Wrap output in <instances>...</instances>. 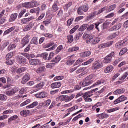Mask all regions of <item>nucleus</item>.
I'll return each mask as SVG.
<instances>
[{"instance_id": "14", "label": "nucleus", "mask_w": 128, "mask_h": 128, "mask_svg": "<svg viewBox=\"0 0 128 128\" xmlns=\"http://www.w3.org/2000/svg\"><path fill=\"white\" fill-rule=\"evenodd\" d=\"M92 54V52L90 51H86L80 54V56L81 58H88Z\"/></svg>"}, {"instance_id": "1", "label": "nucleus", "mask_w": 128, "mask_h": 128, "mask_svg": "<svg viewBox=\"0 0 128 128\" xmlns=\"http://www.w3.org/2000/svg\"><path fill=\"white\" fill-rule=\"evenodd\" d=\"M94 74L90 75L86 78L84 80L81 82L80 84L81 86H83V88H86V86H90L92 84H94Z\"/></svg>"}, {"instance_id": "52", "label": "nucleus", "mask_w": 128, "mask_h": 128, "mask_svg": "<svg viewBox=\"0 0 128 128\" xmlns=\"http://www.w3.org/2000/svg\"><path fill=\"white\" fill-rule=\"evenodd\" d=\"M82 62H84V60H82V59L80 58L78 60H76V63L74 64V66H78V64H82Z\"/></svg>"}, {"instance_id": "55", "label": "nucleus", "mask_w": 128, "mask_h": 128, "mask_svg": "<svg viewBox=\"0 0 128 128\" xmlns=\"http://www.w3.org/2000/svg\"><path fill=\"white\" fill-rule=\"evenodd\" d=\"M16 48V44H12L8 46V50L9 52H10L12 50H14V48Z\"/></svg>"}, {"instance_id": "40", "label": "nucleus", "mask_w": 128, "mask_h": 128, "mask_svg": "<svg viewBox=\"0 0 128 128\" xmlns=\"http://www.w3.org/2000/svg\"><path fill=\"white\" fill-rule=\"evenodd\" d=\"M79 28H80V26L78 25L76 26L74 28H73L70 32V34H74V32H76V30H78Z\"/></svg>"}, {"instance_id": "28", "label": "nucleus", "mask_w": 128, "mask_h": 128, "mask_svg": "<svg viewBox=\"0 0 128 128\" xmlns=\"http://www.w3.org/2000/svg\"><path fill=\"white\" fill-rule=\"evenodd\" d=\"M14 30H16L15 26L12 27L10 29H8L4 32V36H6V34H8L12 32H14Z\"/></svg>"}, {"instance_id": "36", "label": "nucleus", "mask_w": 128, "mask_h": 128, "mask_svg": "<svg viewBox=\"0 0 128 128\" xmlns=\"http://www.w3.org/2000/svg\"><path fill=\"white\" fill-rule=\"evenodd\" d=\"M26 68H18L17 71H16V73L18 74H22V72H26Z\"/></svg>"}, {"instance_id": "2", "label": "nucleus", "mask_w": 128, "mask_h": 128, "mask_svg": "<svg viewBox=\"0 0 128 128\" xmlns=\"http://www.w3.org/2000/svg\"><path fill=\"white\" fill-rule=\"evenodd\" d=\"M16 60L18 64L21 66H24L26 64V58L24 56H18L16 57Z\"/></svg>"}, {"instance_id": "48", "label": "nucleus", "mask_w": 128, "mask_h": 128, "mask_svg": "<svg viewBox=\"0 0 128 128\" xmlns=\"http://www.w3.org/2000/svg\"><path fill=\"white\" fill-rule=\"evenodd\" d=\"M94 40V36H89L88 40H86L87 44H92V42Z\"/></svg>"}, {"instance_id": "41", "label": "nucleus", "mask_w": 128, "mask_h": 128, "mask_svg": "<svg viewBox=\"0 0 128 128\" xmlns=\"http://www.w3.org/2000/svg\"><path fill=\"white\" fill-rule=\"evenodd\" d=\"M60 60H62L60 56H57L52 62H55V64H58V62H60Z\"/></svg>"}, {"instance_id": "13", "label": "nucleus", "mask_w": 128, "mask_h": 128, "mask_svg": "<svg viewBox=\"0 0 128 128\" xmlns=\"http://www.w3.org/2000/svg\"><path fill=\"white\" fill-rule=\"evenodd\" d=\"M122 24H118L115 26L113 28H110L108 31L109 32H116V30H120L122 28Z\"/></svg>"}, {"instance_id": "60", "label": "nucleus", "mask_w": 128, "mask_h": 128, "mask_svg": "<svg viewBox=\"0 0 128 128\" xmlns=\"http://www.w3.org/2000/svg\"><path fill=\"white\" fill-rule=\"evenodd\" d=\"M81 7L82 8V10L83 12H88V6H82Z\"/></svg>"}, {"instance_id": "64", "label": "nucleus", "mask_w": 128, "mask_h": 128, "mask_svg": "<svg viewBox=\"0 0 128 128\" xmlns=\"http://www.w3.org/2000/svg\"><path fill=\"white\" fill-rule=\"evenodd\" d=\"M48 53H43L42 54V58H43L44 60H48Z\"/></svg>"}, {"instance_id": "16", "label": "nucleus", "mask_w": 128, "mask_h": 128, "mask_svg": "<svg viewBox=\"0 0 128 128\" xmlns=\"http://www.w3.org/2000/svg\"><path fill=\"white\" fill-rule=\"evenodd\" d=\"M30 2V8H36L40 6V4L36 1L32 0Z\"/></svg>"}, {"instance_id": "10", "label": "nucleus", "mask_w": 128, "mask_h": 128, "mask_svg": "<svg viewBox=\"0 0 128 128\" xmlns=\"http://www.w3.org/2000/svg\"><path fill=\"white\" fill-rule=\"evenodd\" d=\"M34 20V16H32L29 18H23L21 20V24H28L30 22Z\"/></svg>"}, {"instance_id": "46", "label": "nucleus", "mask_w": 128, "mask_h": 128, "mask_svg": "<svg viewBox=\"0 0 128 128\" xmlns=\"http://www.w3.org/2000/svg\"><path fill=\"white\" fill-rule=\"evenodd\" d=\"M18 116H14L8 119V122H14V120H18Z\"/></svg>"}, {"instance_id": "7", "label": "nucleus", "mask_w": 128, "mask_h": 128, "mask_svg": "<svg viewBox=\"0 0 128 128\" xmlns=\"http://www.w3.org/2000/svg\"><path fill=\"white\" fill-rule=\"evenodd\" d=\"M114 44V41L108 42L106 44H103L100 45H99L98 48L100 49L106 48H110Z\"/></svg>"}, {"instance_id": "42", "label": "nucleus", "mask_w": 128, "mask_h": 128, "mask_svg": "<svg viewBox=\"0 0 128 128\" xmlns=\"http://www.w3.org/2000/svg\"><path fill=\"white\" fill-rule=\"evenodd\" d=\"M8 100V97L6 96L4 94H0V100H2V102H6Z\"/></svg>"}, {"instance_id": "9", "label": "nucleus", "mask_w": 128, "mask_h": 128, "mask_svg": "<svg viewBox=\"0 0 128 128\" xmlns=\"http://www.w3.org/2000/svg\"><path fill=\"white\" fill-rule=\"evenodd\" d=\"M29 64L30 66H38L42 64V62L38 59H32L30 60Z\"/></svg>"}, {"instance_id": "51", "label": "nucleus", "mask_w": 128, "mask_h": 128, "mask_svg": "<svg viewBox=\"0 0 128 128\" xmlns=\"http://www.w3.org/2000/svg\"><path fill=\"white\" fill-rule=\"evenodd\" d=\"M128 76V72H125L123 76H122L120 78V80H124Z\"/></svg>"}, {"instance_id": "44", "label": "nucleus", "mask_w": 128, "mask_h": 128, "mask_svg": "<svg viewBox=\"0 0 128 128\" xmlns=\"http://www.w3.org/2000/svg\"><path fill=\"white\" fill-rule=\"evenodd\" d=\"M32 100H30L28 99V100H26V101H25L24 102L20 104V106L22 108L23 106H24L28 104H30Z\"/></svg>"}, {"instance_id": "3", "label": "nucleus", "mask_w": 128, "mask_h": 128, "mask_svg": "<svg viewBox=\"0 0 128 128\" xmlns=\"http://www.w3.org/2000/svg\"><path fill=\"white\" fill-rule=\"evenodd\" d=\"M20 92V88L18 87L14 88L12 90L7 91L6 92V94L8 96H14L16 92Z\"/></svg>"}, {"instance_id": "15", "label": "nucleus", "mask_w": 128, "mask_h": 128, "mask_svg": "<svg viewBox=\"0 0 128 128\" xmlns=\"http://www.w3.org/2000/svg\"><path fill=\"white\" fill-rule=\"evenodd\" d=\"M110 24V20H106L105 22L101 26V28L103 30H106L108 28V26Z\"/></svg>"}, {"instance_id": "62", "label": "nucleus", "mask_w": 128, "mask_h": 128, "mask_svg": "<svg viewBox=\"0 0 128 128\" xmlns=\"http://www.w3.org/2000/svg\"><path fill=\"white\" fill-rule=\"evenodd\" d=\"M94 25L92 24L87 28L88 32H92V30H94Z\"/></svg>"}, {"instance_id": "57", "label": "nucleus", "mask_w": 128, "mask_h": 128, "mask_svg": "<svg viewBox=\"0 0 128 128\" xmlns=\"http://www.w3.org/2000/svg\"><path fill=\"white\" fill-rule=\"evenodd\" d=\"M64 78V76H58L54 78V80H62Z\"/></svg>"}, {"instance_id": "18", "label": "nucleus", "mask_w": 128, "mask_h": 128, "mask_svg": "<svg viewBox=\"0 0 128 128\" xmlns=\"http://www.w3.org/2000/svg\"><path fill=\"white\" fill-rule=\"evenodd\" d=\"M34 28V25H32V24L30 23L28 26L24 27V28L23 29L24 32H30L32 28Z\"/></svg>"}, {"instance_id": "25", "label": "nucleus", "mask_w": 128, "mask_h": 128, "mask_svg": "<svg viewBox=\"0 0 128 128\" xmlns=\"http://www.w3.org/2000/svg\"><path fill=\"white\" fill-rule=\"evenodd\" d=\"M112 57H110V56L108 55L104 58V64H110V62H112Z\"/></svg>"}, {"instance_id": "11", "label": "nucleus", "mask_w": 128, "mask_h": 128, "mask_svg": "<svg viewBox=\"0 0 128 128\" xmlns=\"http://www.w3.org/2000/svg\"><path fill=\"white\" fill-rule=\"evenodd\" d=\"M30 80V75L28 74H26L22 78V84H26Z\"/></svg>"}, {"instance_id": "49", "label": "nucleus", "mask_w": 128, "mask_h": 128, "mask_svg": "<svg viewBox=\"0 0 128 128\" xmlns=\"http://www.w3.org/2000/svg\"><path fill=\"white\" fill-rule=\"evenodd\" d=\"M78 106H74L72 108H70L68 110V112H74V110H78Z\"/></svg>"}, {"instance_id": "31", "label": "nucleus", "mask_w": 128, "mask_h": 128, "mask_svg": "<svg viewBox=\"0 0 128 128\" xmlns=\"http://www.w3.org/2000/svg\"><path fill=\"white\" fill-rule=\"evenodd\" d=\"M88 24H84L82 25L79 29V32H84L88 28Z\"/></svg>"}, {"instance_id": "50", "label": "nucleus", "mask_w": 128, "mask_h": 128, "mask_svg": "<svg viewBox=\"0 0 128 128\" xmlns=\"http://www.w3.org/2000/svg\"><path fill=\"white\" fill-rule=\"evenodd\" d=\"M31 44H38V38H34L32 40H31Z\"/></svg>"}, {"instance_id": "5", "label": "nucleus", "mask_w": 128, "mask_h": 128, "mask_svg": "<svg viewBox=\"0 0 128 128\" xmlns=\"http://www.w3.org/2000/svg\"><path fill=\"white\" fill-rule=\"evenodd\" d=\"M126 100H128V98L124 95L122 96L114 102V104H118L120 102H125Z\"/></svg>"}, {"instance_id": "37", "label": "nucleus", "mask_w": 128, "mask_h": 128, "mask_svg": "<svg viewBox=\"0 0 128 128\" xmlns=\"http://www.w3.org/2000/svg\"><path fill=\"white\" fill-rule=\"evenodd\" d=\"M67 40L69 44H72L74 42V36L72 35H69L67 36Z\"/></svg>"}, {"instance_id": "59", "label": "nucleus", "mask_w": 128, "mask_h": 128, "mask_svg": "<svg viewBox=\"0 0 128 128\" xmlns=\"http://www.w3.org/2000/svg\"><path fill=\"white\" fill-rule=\"evenodd\" d=\"M106 7H104V8H102V9L100 10L98 12L97 14L98 16V14H102L104 12H106Z\"/></svg>"}, {"instance_id": "30", "label": "nucleus", "mask_w": 128, "mask_h": 128, "mask_svg": "<svg viewBox=\"0 0 128 128\" xmlns=\"http://www.w3.org/2000/svg\"><path fill=\"white\" fill-rule=\"evenodd\" d=\"M44 86V82H40V84L35 86V88L40 90L41 88H42Z\"/></svg>"}, {"instance_id": "38", "label": "nucleus", "mask_w": 128, "mask_h": 128, "mask_svg": "<svg viewBox=\"0 0 128 128\" xmlns=\"http://www.w3.org/2000/svg\"><path fill=\"white\" fill-rule=\"evenodd\" d=\"M44 70H46V67L42 66V67L39 68L37 70L36 72H37V74H42V72H44Z\"/></svg>"}, {"instance_id": "20", "label": "nucleus", "mask_w": 128, "mask_h": 128, "mask_svg": "<svg viewBox=\"0 0 128 128\" xmlns=\"http://www.w3.org/2000/svg\"><path fill=\"white\" fill-rule=\"evenodd\" d=\"M46 96V92H41L36 94L37 98H44Z\"/></svg>"}, {"instance_id": "6", "label": "nucleus", "mask_w": 128, "mask_h": 128, "mask_svg": "<svg viewBox=\"0 0 128 128\" xmlns=\"http://www.w3.org/2000/svg\"><path fill=\"white\" fill-rule=\"evenodd\" d=\"M106 82V81L104 80H98V82L95 83L92 86L89 87L88 88H85L84 89V90H90V88H96V86H100V84H104Z\"/></svg>"}, {"instance_id": "4", "label": "nucleus", "mask_w": 128, "mask_h": 128, "mask_svg": "<svg viewBox=\"0 0 128 128\" xmlns=\"http://www.w3.org/2000/svg\"><path fill=\"white\" fill-rule=\"evenodd\" d=\"M102 66H104L102 63H100V61H96L92 65V70H98L102 68Z\"/></svg>"}, {"instance_id": "47", "label": "nucleus", "mask_w": 128, "mask_h": 128, "mask_svg": "<svg viewBox=\"0 0 128 128\" xmlns=\"http://www.w3.org/2000/svg\"><path fill=\"white\" fill-rule=\"evenodd\" d=\"M126 52H128V48H123L120 52V56H124V54H126Z\"/></svg>"}, {"instance_id": "21", "label": "nucleus", "mask_w": 128, "mask_h": 128, "mask_svg": "<svg viewBox=\"0 0 128 128\" xmlns=\"http://www.w3.org/2000/svg\"><path fill=\"white\" fill-rule=\"evenodd\" d=\"M30 114V110H24L20 112V114H21L22 116H24V118L28 116Z\"/></svg>"}, {"instance_id": "53", "label": "nucleus", "mask_w": 128, "mask_h": 128, "mask_svg": "<svg viewBox=\"0 0 128 128\" xmlns=\"http://www.w3.org/2000/svg\"><path fill=\"white\" fill-rule=\"evenodd\" d=\"M74 62H76V60H69L66 62V64L67 66H72Z\"/></svg>"}, {"instance_id": "17", "label": "nucleus", "mask_w": 128, "mask_h": 128, "mask_svg": "<svg viewBox=\"0 0 128 128\" xmlns=\"http://www.w3.org/2000/svg\"><path fill=\"white\" fill-rule=\"evenodd\" d=\"M62 86V84L60 82L53 83L51 84L52 88H60Z\"/></svg>"}, {"instance_id": "32", "label": "nucleus", "mask_w": 128, "mask_h": 128, "mask_svg": "<svg viewBox=\"0 0 128 128\" xmlns=\"http://www.w3.org/2000/svg\"><path fill=\"white\" fill-rule=\"evenodd\" d=\"M104 22V20H100L99 21V22H97L94 24V25L96 26V30H98V32H100V28H98V26H99L100 24H102V22Z\"/></svg>"}, {"instance_id": "34", "label": "nucleus", "mask_w": 128, "mask_h": 128, "mask_svg": "<svg viewBox=\"0 0 128 128\" xmlns=\"http://www.w3.org/2000/svg\"><path fill=\"white\" fill-rule=\"evenodd\" d=\"M22 8H31L30 4V2L22 4Z\"/></svg>"}, {"instance_id": "26", "label": "nucleus", "mask_w": 128, "mask_h": 128, "mask_svg": "<svg viewBox=\"0 0 128 128\" xmlns=\"http://www.w3.org/2000/svg\"><path fill=\"white\" fill-rule=\"evenodd\" d=\"M100 42V39L99 38H93L92 41V42L91 44H98Z\"/></svg>"}, {"instance_id": "54", "label": "nucleus", "mask_w": 128, "mask_h": 128, "mask_svg": "<svg viewBox=\"0 0 128 128\" xmlns=\"http://www.w3.org/2000/svg\"><path fill=\"white\" fill-rule=\"evenodd\" d=\"M26 12V10H22L19 14L18 18H22L24 14Z\"/></svg>"}, {"instance_id": "8", "label": "nucleus", "mask_w": 128, "mask_h": 128, "mask_svg": "<svg viewBox=\"0 0 128 128\" xmlns=\"http://www.w3.org/2000/svg\"><path fill=\"white\" fill-rule=\"evenodd\" d=\"M58 4L60 2H58V0H56L54 2V5L52 6V12H56L58 10H60V8H58Z\"/></svg>"}, {"instance_id": "33", "label": "nucleus", "mask_w": 128, "mask_h": 128, "mask_svg": "<svg viewBox=\"0 0 128 128\" xmlns=\"http://www.w3.org/2000/svg\"><path fill=\"white\" fill-rule=\"evenodd\" d=\"M114 70V67L112 66H108L104 70L106 74H110Z\"/></svg>"}, {"instance_id": "19", "label": "nucleus", "mask_w": 128, "mask_h": 128, "mask_svg": "<svg viewBox=\"0 0 128 128\" xmlns=\"http://www.w3.org/2000/svg\"><path fill=\"white\" fill-rule=\"evenodd\" d=\"M18 15L16 13L12 14L10 16V22H14V20H16L18 18Z\"/></svg>"}, {"instance_id": "35", "label": "nucleus", "mask_w": 128, "mask_h": 128, "mask_svg": "<svg viewBox=\"0 0 128 128\" xmlns=\"http://www.w3.org/2000/svg\"><path fill=\"white\" fill-rule=\"evenodd\" d=\"M110 118V116L106 113H103L100 115V118L101 120H104V118Z\"/></svg>"}, {"instance_id": "63", "label": "nucleus", "mask_w": 128, "mask_h": 128, "mask_svg": "<svg viewBox=\"0 0 128 128\" xmlns=\"http://www.w3.org/2000/svg\"><path fill=\"white\" fill-rule=\"evenodd\" d=\"M84 70H86V68H79L77 71H76V74H80L82 72H84Z\"/></svg>"}, {"instance_id": "56", "label": "nucleus", "mask_w": 128, "mask_h": 128, "mask_svg": "<svg viewBox=\"0 0 128 128\" xmlns=\"http://www.w3.org/2000/svg\"><path fill=\"white\" fill-rule=\"evenodd\" d=\"M83 12L84 10H82V7H80L78 10V14H79V16H82V14H84Z\"/></svg>"}, {"instance_id": "27", "label": "nucleus", "mask_w": 128, "mask_h": 128, "mask_svg": "<svg viewBox=\"0 0 128 128\" xmlns=\"http://www.w3.org/2000/svg\"><path fill=\"white\" fill-rule=\"evenodd\" d=\"M120 107H116L115 108L110 109L107 110L108 114H112V112H117V110H120Z\"/></svg>"}, {"instance_id": "23", "label": "nucleus", "mask_w": 128, "mask_h": 128, "mask_svg": "<svg viewBox=\"0 0 128 128\" xmlns=\"http://www.w3.org/2000/svg\"><path fill=\"white\" fill-rule=\"evenodd\" d=\"M124 92H126V90H124V89H120L114 92V94L118 96V94H124Z\"/></svg>"}, {"instance_id": "39", "label": "nucleus", "mask_w": 128, "mask_h": 128, "mask_svg": "<svg viewBox=\"0 0 128 128\" xmlns=\"http://www.w3.org/2000/svg\"><path fill=\"white\" fill-rule=\"evenodd\" d=\"M14 54H16V52H11L8 54L6 56V60H10V58H12L14 56Z\"/></svg>"}, {"instance_id": "22", "label": "nucleus", "mask_w": 128, "mask_h": 128, "mask_svg": "<svg viewBox=\"0 0 128 128\" xmlns=\"http://www.w3.org/2000/svg\"><path fill=\"white\" fill-rule=\"evenodd\" d=\"M38 106V102H34L33 104L29 105L26 107V108L28 110L29 108H36V106Z\"/></svg>"}, {"instance_id": "45", "label": "nucleus", "mask_w": 128, "mask_h": 128, "mask_svg": "<svg viewBox=\"0 0 128 128\" xmlns=\"http://www.w3.org/2000/svg\"><path fill=\"white\" fill-rule=\"evenodd\" d=\"M72 6V2H70L68 4H66L64 7V10H66L67 12V10H68V8H70Z\"/></svg>"}, {"instance_id": "43", "label": "nucleus", "mask_w": 128, "mask_h": 128, "mask_svg": "<svg viewBox=\"0 0 128 128\" xmlns=\"http://www.w3.org/2000/svg\"><path fill=\"white\" fill-rule=\"evenodd\" d=\"M94 60V58H92L86 62L83 63L82 66H88V64H92V62Z\"/></svg>"}, {"instance_id": "24", "label": "nucleus", "mask_w": 128, "mask_h": 128, "mask_svg": "<svg viewBox=\"0 0 128 128\" xmlns=\"http://www.w3.org/2000/svg\"><path fill=\"white\" fill-rule=\"evenodd\" d=\"M78 50H80V47L75 46L74 48H71L68 50V52H78Z\"/></svg>"}, {"instance_id": "61", "label": "nucleus", "mask_w": 128, "mask_h": 128, "mask_svg": "<svg viewBox=\"0 0 128 128\" xmlns=\"http://www.w3.org/2000/svg\"><path fill=\"white\" fill-rule=\"evenodd\" d=\"M44 36L48 38H54V34H44Z\"/></svg>"}, {"instance_id": "12", "label": "nucleus", "mask_w": 128, "mask_h": 128, "mask_svg": "<svg viewBox=\"0 0 128 128\" xmlns=\"http://www.w3.org/2000/svg\"><path fill=\"white\" fill-rule=\"evenodd\" d=\"M30 35H27L24 38L22 41V46H26L28 42H30V40H28V38H30Z\"/></svg>"}, {"instance_id": "58", "label": "nucleus", "mask_w": 128, "mask_h": 128, "mask_svg": "<svg viewBox=\"0 0 128 128\" xmlns=\"http://www.w3.org/2000/svg\"><path fill=\"white\" fill-rule=\"evenodd\" d=\"M128 42V40L125 39L124 40L120 42V44H121V46H122L124 47V46H126V44Z\"/></svg>"}, {"instance_id": "29", "label": "nucleus", "mask_w": 128, "mask_h": 128, "mask_svg": "<svg viewBox=\"0 0 128 128\" xmlns=\"http://www.w3.org/2000/svg\"><path fill=\"white\" fill-rule=\"evenodd\" d=\"M92 96V92H88L84 94L83 98L84 100H86V98H90Z\"/></svg>"}]
</instances>
